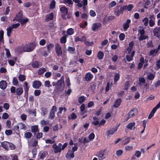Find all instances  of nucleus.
<instances>
[{
  "label": "nucleus",
  "mask_w": 160,
  "mask_h": 160,
  "mask_svg": "<svg viewBox=\"0 0 160 160\" xmlns=\"http://www.w3.org/2000/svg\"><path fill=\"white\" fill-rule=\"evenodd\" d=\"M86 99V97L83 96H82L81 97H80L78 99V102L82 104L84 102Z\"/></svg>",
  "instance_id": "72a5a7b5"
},
{
  "label": "nucleus",
  "mask_w": 160,
  "mask_h": 160,
  "mask_svg": "<svg viewBox=\"0 0 160 160\" xmlns=\"http://www.w3.org/2000/svg\"><path fill=\"white\" fill-rule=\"evenodd\" d=\"M116 3L115 1H112L109 4V8H111L116 6Z\"/></svg>",
  "instance_id": "774afa93"
},
{
  "label": "nucleus",
  "mask_w": 160,
  "mask_h": 160,
  "mask_svg": "<svg viewBox=\"0 0 160 160\" xmlns=\"http://www.w3.org/2000/svg\"><path fill=\"white\" fill-rule=\"evenodd\" d=\"M20 25V24L19 23H17L14 24H13L11 25V27L12 29L14 28H17L18 27H19Z\"/></svg>",
  "instance_id": "bf43d9fd"
},
{
  "label": "nucleus",
  "mask_w": 160,
  "mask_h": 160,
  "mask_svg": "<svg viewBox=\"0 0 160 160\" xmlns=\"http://www.w3.org/2000/svg\"><path fill=\"white\" fill-rule=\"evenodd\" d=\"M6 51V55L7 58H9L11 57V54L9 50L7 48L5 49Z\"/></svg>",
  "instance_id": "052dcab7"
},
{
  "label": "nucleus",
  "mask_w": 160,
  "mask_h": 160,
  "mask_svg": "<svg viewBox=\"0 0 160 160\" xmlns=\"http://www.w3.org/2000/svg\"><path fill=\"white\" fill-rule=\"evenodd\" d=\"M153 16L152 15L150 16L149 17L150 20H149V25L150 27H152L154 26L155 24L154 22L155 18H154V20L152 19Z\"/></svg>",
  "instance_id": "5701e85b"
},
{
  "label": "nucleus",
  "mask_w": 160,
  "mask_h": 160,
  "mask_svg": "<svg viewBox=\"0 0 160 160\" xmlns=\"http://www.w3.org/2000/svg\"><path fill=\"white\" fill-rule=\"evenodd\" d=\"M12 29L11 27L10 26H9L8 28L7 29V35L8 37H10L11 35V34L12 32Z\"/></svg>",
  "instance_id": "79ce46f5"
},
{
  "label": "nucleus",
  "mask_w": 160,
  "mask_h": 160,
  "mask_svg": "<svg viewBox=\"0 0 160 160\" xmlns=\"http://www.w3.org/2000/svg\"><path fill=\"white\" fill-rule=\"evenodd\" d=\"M106 149L101 150L99 151L98 155H97L99 160H102L106 158L105 151Z\"/></svg>",
  "instance_id": "0eeeda50"
},
{
  "label": "nucleus",
  "mask_w": 160,
  "mask_h": 160,
  "mask_svg": "<svg viewBox=\"0 0 160 160\" xmlns=\"http://www.w3.org/2000/svg\"><path fill=\"white\" fill-rule=\"evenodd\" d=\"M64 85V78L63 77H62L61 79L58 81L56 90L54 89V92L56 93H59L60 92L63 90Z\"/></svg>",
  "instance_id": "f257e3e1"
},
{
  "label": "nucleus",
  "mask_w": 160,
  "mask_h": 160,
  "mask_svg": "<svg viewBox=\"0 0 160 160\" xmlns=\"http://www.w3.org/2000/svg\"><path fill=\"white\" fill-rule=\"evenodd\" d=\"M55 48L57 56L58 57L61 56L62 54V50L60 45L58 43H56Z\"/></svg>",
  "instance_id": "20e7f679"
},
{
  "label": "nucleus",
  "mask_w": 160,
  "mask_h": 160,
  "mask_svg": "<svg viewBox=\"0 0 160 160\" xmlns=\"http://www.w3.org/2000/svg\"><path fill=\"white\" fill-rule=\"evenodd\" d=\"M120 78V74L118 73H116L114 76V84H116V82Z\"/></svg>",
  "instance_id": "a878e982"
},
{
  "label": "nucleus",
  "mask_w": 160,
  "mask_h": 160,
  "mask_svg": "<svg viewBox=\"0 0 160 160\" xmlns=\"http://www.w3.org/2000/svg\"><path fill=\"white\" fill-rule=\"evenodd\" d=\"M104 56V54L102 51H99L97 55V57L99 60H101L103 58Z\"/></svg>",
  "instance_id": "473e14b6"
},
{
  "label": "nucleus",
  "mask_w": 160,
  "mask_h": 160,
  "mask_svg": "<svg viewBox=\"0 0 160 160\" xmlns=\"http://www.w3.org/2000/svg\"><path fill=\"white\" fill-rule=\"evenodd\" d=\"M124 6H121L120 5H117L114 8L113 12L115 15L119 16L121 14H123V12L125 10Z\"/></svg>",
  "instance_id": "f03ea898"
},
{
  "label": "nucleus",
  "mask_w": 160,
  "mask_h": 160,
  "mask_svg": "<svg viewBox=\"0 0 160 160\" xmlns=\"http://www.w3.org/2000/svg\"><path fill=\"white\" fill-rule=\"evenodd\" d=\"M68 51L70 53H75V48L74 47H71L69 46L68 47Z\"/></svg>",
  "instance_id": "cd10ccee"
},
{
  "label": "nucleus",
  "mask_w": 160,
  "mask_h": 160,
  "mask_svg": "<svg viewBox=\"0 0 160 160\" xmlns=\"http://www.w3.org/2000/svg\"><path fill=\"white\" fill-rule=\"evenodd\" d=\"M93 78V75L91 73V72L87 73L85 76V78L86 80L87 81H90Z\"/></svg>",
  "instance_id": "2eb2a0df"
},
{
  "label": "nucleus",
  "mask_w": 160,
  "mask_h": 160,
  "mask_svg": "<svg viewBox=\"0 0 160 160\" xmlns=\"http://www.w3.org/2000/svg\"><path fill=\"white\" fill-rule=\"evenodd\" d=\"M135 123L134 122L129 123L127 126V128L131 130L134 129L135 128Z\"/></svg>",
  "instance_id": "4be33fe9"
},
{
  "label": "nucleus",
  "mask_w": 160,
  "mask_h": 160,
  "mask_svg": "<svg viewBox=\"0 0 160 160\" xmlns=\"http://www.w3.org/2000/svg\"><path fill=\"white\" fill-rule=\"evenodd\" d=\"M130 138L129 137L125 138L122 141L124 145H125L129 143L130 141Z\"/></svg>",
  "instance_id": "8fccbe9b"
},
{
  "label": "nucleus",
  "mask_w": 160,
  "mask_h": 160,
  "mask_svg": "<svg viewBox=\"0 0 160 160\" xmlns=\"http://www.w3.org/2000/svg\"><path fill=\"white\" fill-rule=\"evenodd\" d=\"M122 102V100L120 98L116 99L114 102L113 106L115 108L118 107L120 105Z\"/></svg>",
  "instance_id": "a211bd4d"
},
{
  "label": "nucleus",
  "mask_w": 160,
  "mask_h": 160,
  "mask_svg": "<svg viewBox=\"0 0 160 160\" xmlns=\"http://www.w3.org/2000/svg\"><path fill=\"white\" fill-rule=\"evenodd\" d=\"M67 155H68V158H73L74 157V152L71 151L69 153H67Z\"/></svg>",
  "instance_id": "a18cd8bd"
},
{
  "label": "nucleus",
  "mask_w": 160,
  "mask_h": 160,
  "mask_svg": "<svg viewBox=\"0 0 160 160\" xmlns=\"http://www.w3.org/2000/svg\"><path fill=\"white\" fill-rule=\"evenodd\" d=\"M123 6L125 7H124L125 8V10L127 9L129 11H131L134 7L133 5L132 4H129L128 6L124 5Z\"/></svg>",
  "instance_id": "c756f323"
},
{
  "label": "nucleus",
  "mask_w": 160,
  "mask_h": 160,
  "mask_svg": "<svg viewBox=\"0 0 160 160\" xmlns=\"http://www.w3.org/2000/svg\"><path fill=\"white\" fill-rule=\"evenodd\" d=\"M148 37L147 35H142L139 37L138 39L140 41H142L148 38Z\"/></svg>",
  "instance_id": "c03bdc74"
},
{
  "label": "nucleus",
  "mask_w": 160,
  "mask_h": 160,
  "mask_svg": "<svg viewBox=\"0 0 160 160\" xmlns=\"http://www.w3.org/2000/svg\"><path fill=\"white\" fill-rule=\"evenodd\" d=\"M12 83L14 86H16L18 84V82L17 78L13 77V78Z\"/></svg>",
  "instance_id": "09e8293b"
},
{
  "label": "nucleus",
  "mask_w": 160,
  "mask_h": 160,
  "mask_svg": "<svg viewBox=\"0 0 160 160\" xmlns=\"http://www.w3.org/2000/svg\"><path fill=\"white\" fill-rule=\"evenodd\" d=\"M157 110V109L155 108H153L149 115L148 117V119H151L152 117V116L154 115V113L156 112Z\"/></svg>",
  "instance_id": "c85d7f7f"
},
{
  "label": "nucleus",
  "mask_w": 160,
  "mask_h": 160,
  "mask_svg": "<svg viewBox=\"0 0 160 160\" xmlns=\"http://www.w3.org/2000/svg\"><path fill=\"white\" fill-rule=\"evenodd\" d=\"M7 86V83L4 80H2L0 82V88L2 89L5 90Z\"/></svg>",
  "instance_id": "4468645a"
},
{
  "label": "nucleus",
  "mask_w": 160,
  "mask_h": 160,
  "mask_svg": "<svg viewBox=\"0 0 160 160\" xmlns=\"http://www.w3.org/2000/svg\"><path fill=\"white\" fill-rule=\"evenodd\" d=\"M40 110L42 112V115L43 116H45L48 112V109L46 108L42 107L41 108Z\"/></svg>",
  "instance_id": "bb28decb"
},
{
  "label": "nucleus",
  "mask_w": 160,
  "mask_h": 160,
  "mask_svg": "<svg viewBox=\"0 0 160 160\" xmlns=\"http://www.w3.org/2000/svg\"><path fill=\"white\" fill-rule=\"evenodd\" d=\"M32 66L34 68H38L39 66V63L38 61H34L32 63Z\"/></svg>",
  "instance_id": "de8ad7c7"
},
{
  "label": "nucleus",
  "mask_w": 160,
  "mask_h": 160,
  "mask_svg": "<svg viewBox=\"0 0 160 160\" xmlns=\"http://www.w3.org/2000/svg\"><path fill=\"white\" fill-rule=\"evenodd\" d=\"M42 85L41 82L39 81L35 80L32 82V87L34 88L38 89Z\"/></svg>",
  "instance_id": "9b49d317"
},
{
  "label": "nucleus",
  "mask_w": 160,
  "mask_h": 160,
  "mask_svg": "<svg viewBox=\"0 0 160 160\" xmlns=\"http://www.w3.org/2000/svg\"><path fill=\"white\" fill-rule=\"evenodd\" d=\"M38 132L37 133L36 135V138H37V139H40V138H41L42 137V136L43 135L42 133L41 132Z\"/></svg>",
  "instance_id": "6e6d98bb"
},
{
  "label": "nucleus",
  "mask_w": 160,
  "mask_h": 160,
  "mask_svg": "<svg viewBox=\"0 0 160 160\" xmlns=\"http://www.w3.org/2000/svg\"><path fill=\"white\" fill-rule=\"evenodd\" d=\"M117 130V128H112L110 129L109 130H108L106 132V134L107 136L109 137L110 135H112Z\"/></svg>",
  "instance_id": "f3484780"
},
{
  "label": "nucleus",
  "mask_w": 160,
  "mask_h": 160,
  "mask_svg": "<svg viewBox=\"0 0 160 160\" xmlns=\"http://www.w3.org/2000/svg\"><path fill=\"white\" fill-rule=\"evenodd\" d=\"M8 144L10 149L14 150L15 149V146L13 143L8 142Z\"/></svg>",
  "instance_id": "864d4df0"
},
{
  "label": "nucleus",
  "mask_w": 160,
  "mask_h": 160,
  "mask_svg": "<svg viewBox=\"0 0 160 160\" xmlns=\"http://www.w3.org/2000/svg\"><path fill=\"white\" fill-rule=\"evenodd\" d=\"M9 117V115L6 112L2 114V118L3 119H6Z\"/></svg>",
  "instance_id": "4d7b16f0"
},
{
  "label": "nucleus",
  "mask_w": 160,
  "mask_h": 160,
  "mask_svg": "<svg viewBox=\"0 0 160 160\" xmlns=\"http://www.w3.org/2000/svg\"><path fill=\"white\" fill-rule=\"evenodd\" d=\"M56 2L54 0H53L50 2L49 5L50 8L51 9H53L55 7Z\"/></svg>",
  "instance_id": "c9c22d12"
},
{
  "label": "nucleus",
  "mask_w": 160,
  "mask_h": 160,
  "mask_svg": "<svg viewBox=\"0 0 160 160\" xmlns=\"http://www.w3.org/2000/svg\"><path fill=\"white\" fill-rule=\"evenodd\" d=\"M74 33V29L72 28H69L67 30V34L66 35L68 36V35H71Z\"/></svg>",
  "instance_id": "b1692460"
},
{
  "label": "nucleus",
  "mask_w": 160,
  "mask_h": 160,
  "mask_svg": "<svg viewBox=\"0 0 160 160\" xmlns=\"http://www.w3.org/2000/svg\"><path fill=\"white\" fill-rule=\"evenodd\" d=\"M4 32L3 30L0 31V43L4 42L3 39Z\"/></svg>",
  "instance_id": "f704fd0d"
},
{
  "label": "nucleus",
  "mask_w": 160,
  "mask_h": 160,
  "mask_svg": "<svg viewBox=\"0 0 160 160\" xmlns=\"http://www.w3.org/2000/svg\"><path fill=\"white\" fill-rule=\"evenodd\" d=\"M29 21V19L27 18L25 19H21L20 20V22L21 24L22 25H23L24 24L26 23L28 21Z\"/></svg>",
  "instance_id": "37998d69"
},
{
  "label": "nucleus",
  "mask_w": 160,
  "mask_h": 160,
  "mask_svg": "<svg viewBox=\"0 0 160 160\" xmlns=\"http://www.w3.org/2000/svg\"><path fill=\"white\" fill-rule=\"evenodd\" d=\"M144 25L145 26H147L148 25V19L147 18H145L143 20Z\"/></svg>",
  "instance_id": "603ef678"
},
{
  "label": "nucleus",
  "mask_w": 160,
  "mask_h": 160,
  "mask_svg": "<svg viewBox=\"0 0 160 160\" xmlns=\"http://www.w3.org/2000/svg\"><path fill=\"white\" fill-rule=\"evenodd\" d=\"M41 93V90H36L34 91V94L36 96H39Z\"/></svg>",
  "instance_id": "e2e57ef3"
},
{
  "label": "nucleus",
  "mask_w": 160,
  "mask_h": 160,
  "mask_svg": "<svg viewBox=\"0 0 160 160\" xmlns=\"http://www.w3.org/2000/svg\"><path fill=\"white\" fill-rule=\"evenodd\" d=\"M53 14L52 12L49 14L46 18V20L49 21L50 20H52L53 18Z\"/></svg>",
  "instance_id": "2f4dec72"
},
{
  "label": "nucleus",
  "mask_w": 160,
  "mask_h": 160,
  "mask_svg": "<svg viewBox=\"0 0 160 160\" xmlns=\"http://www.w3.org/2000/svg\"><path fill=\"white\" fill-rule=\"evenodd\" d=\"M102 27V24L98 22L94 23L92 24L91 29L93 32L96 31L98 29L101 28Z\"/></svg>",
  "instance_id": "6e6552de"
},
{
  "label": "nucleus",
  "mask_w": 160,
  "mask_h": 160,
  "mask_svg": "<svg viewBox=\"0 0 160 160\" xmlns=\"http://www.w3.org/2000/svg\"><path fill=\"white\" fill-rule=\"evenodd\" d=\"M131 20L129 19H128L123 24L122 27L124 31H127L129 28V24Z\"/></svg>",
  "instance_id": "f8f14e48"
},
{
  "label": "nucleus",
  "mask_w": 160,
  "mask_h": 160,
  "mask_svg": "<svg viewBox=\"0 0 160 160\" xmlns=\"http://www.w3.org/2000/svg\"><path fill=\"white\" fill-rule=\"evenodd\" d=\"M52 148L54 150V152L55 153H57L58 152H61V148L59 147L58 146L56 145V143L54 144L53 145Z\"/></svg>",
  "instance_id": "dca6fc26"
},
{
  "label": "nucleus",
  "mask_w": 160,
  "mask_h": 160,
  "mask_svg": "<svg viewBox=\"0 0 160 160\" xmlns=\"http://www.w3.org/2000/svg\"><path fill=\"white\" fill-rule=\"evenodd\" d=\"M47 52L49 53H50L51 52L52 50L54 48V45L52 43H49L48 44H47Z\"/></svg>",
  "instance_id": "6ab92c4d"
},
{
  "label": "nucleus",
  "mask_w": 160,
  "mask_h": 160,
  "mask_svg": "<svg viewBox=\"0 0 160 160\" xmlns=\"http://www.w3.org/2000/svg\"><path fill=\"white\" fill-rule=\"evenodd\" d=\"M119 39L120 41H122L124 40L125 38V35L123 33H121L119 36Z\"/></svg>",
  "instance_id": "0e129e2a"
},
{
  "label": "nucleus",
  "mask_w": 160,
  "mask_h": 160,
  "mask_svg": "<svg viewBox=\"0 0 160 160\" xmlns=\"http://www.w3.org/2000/svg\"><path fill=\"white\" fill-rule=\"evenodd\" d=\"M63 2L66 4H68V5H72L73 4V2L72 0H63Z\"/></svg>",
  "instance_id": "49530a36"
},
{
  "label": "nucleus",
  "mask_w": 160,
  "mask_h": 160,
  "mask_svg": "<svg viewBox=\"0 0 160 160\" xmlns=\"http://www.w3.org/2000/svg\"><path fill=\"white\" fill-rule=\"evenodd\" d=\"M158 52V49H154L151 50L149 53V55L150 56L153 55V54L155 53V54H157Z\"/></svg>",
  "instance_id": "a19ab883"
},
{
  "label": "nucleus",
  "mask_w": 160,
  "mask_h": 160,
  "mask_svg": "<svg viewBox=\"0 0 160 160\" xmlns=\"http://www.w3.org/2000/svg\"><path fill=\"white\" fill-rule=\"evenodd\" d=\"M67 37L66 35L62 37L60 39L61 43H65L67 41Z\"/></svg>",
  "instance_id": "e433bc0d"
},
{
  "label": "nucleus",
  "mask_w": 160,
  "mask_h": 160,
  "mask_svg": "<svg viewBox=\"0 0 160 160\" xmlns=\"http://www.w3.org/2000/svg\"><path fill=\"white\" fill-rule=\"evenodd\" d=\"M108 19L106 16L102 20V23L104 25L107 24L108 23Z\"/></svg>",
  "instance_id": "338daca9"
},
{
  "label": "nucleus",
  "mask_w": 160,
  "mask_h": 160,
  "mask_svg": "<svg viewBox=\"0 0 160 160\" xmlns=\"http://www.w3.org/2000/svg\"><path fill=\"white\" fill-rule=\"evenodd\" d=\"M46 71V68H42L39 69L38 72V75H41L44 72Z\"/></svg>",
  "instance_id": "4c0bfd02"
},
{
  "label": "nucleus",
  "mask_w": 160,
  "mask_h": 160,
  "mask_svg": "<svg viewBox=\"0 0 160 160\" xmlns=\"http://www.w3.org/2000/svg\"><path fill=\"white\" fill-rule=\"evenodd\" d=\"M44 86H45L48 88H49L52 86V85H50V82L49 80H47L44 83Z\"/></svg>",
  "instance_id": "69168bd1"
},
{
  "label": "nucleus",
  "mask_w": 160,
  "mask_h": 160,
  "mask_svg": "<svg viewBox=\"0 0 160 160\" xmlns=\"http://www.w3.org/2000/svg\"><path fill=\"white\" fill-rule=\"evenodd\" d=\"M28 112L29 114H34V116H36V109H34L32 111L31 109H29L28 110Z\"/></svg>",
  "instance_id": "5fc2aeb1"
},
{
  "label": "nucleus",
  "mask_w": 160,
  "mask_h": 160,
  "mask_svg": "<svg viewBox=\"0 0 160 160\" xmlns=\"http://www.w3.org/2000/svg\"><path fill=\"white\" fill-rule=\"evenodd\" d=\"M18 79L19 81L21 82H23L26 79V78L24 75L20 74L18 77Z\"/></svg>",
  "instance_id": "58836bf2"
},
{
  "label": "nucleus",
  "mask_w": 160,
  "mask_h": 160,
  "mask_svg": "<svg viewBox=\"0 0 160 160\" xmlns=\"http://www.w3.org/2000/svg\"><path fill=\"white\" fill-rule=\"evenodd\" d=\"M31 132L34 133L35 135L36 132H39L38 127L37 125L32 126L31 127Z\"/></svg>",
  "instance_id": "aec40b11"
},
{
  "label": "nucleus",
  "mask_w": 160,
  "mask_h": 160,
  "mask_svg": "<svg viewBox=\"0 0 160 160\" xmlns=\"http://www.w3.org/2000/svg\"><path fill=\"white\" fill-rule=\"evenodd\" d=\"M22 12L20 11L16 15V17L14 18V20L18 22H20L21 19L22 18Z\"/></svg>",
  "instance_id": "ddd939ff"
},
{
  "label": "nucleus",
  "mask_w": 160,
  "mask_h": 160,
  "mask_svg": "<svg viewBox=\"0 0 160 160\" xmlns=\"http://www.w3.org/2000/svg\"><path fill=\"white\" fill-rule=\"evenodd\" d=\"M155 78V75L152 73L149 74L147 76L148 79L149 80H152Z\"/></svg>",
  "instance_id": "3c124183"
},
{
  "label": "nucleus",
  "mask_w": 160,
  "mask_h": 160,
  "mask_svg": "<svg viewBox=\"0 0 160 160\" xmlns=\"http://www.w3.org/2000/svg\"><path fill=\"white\" fill-rule=\"evenodd\" d=\"M138 110L137 108H134L130 110L128 113V116L126 118L127 120H128L130 118L134 115L135 114H137Z\"/></svg>",
  "instance_id": "39448f33"
},
{
  "label": "nucleus",
  "mask_w": 160,
  "mask_h": 160,
  "mask_svg": "<svg viewBox=\"0 0 160 160\" xmlns=\"http://www.w3.org/2000/svg\"><path fill=\"white\" fill-rule=\"evenodd\" d=\"M153 32L155 36L159 38H160V27L155 28L153 31Z\"/></svg>",
  "instance_id": "9d476101"
},
{
  "label": "nucleus",
  "mask_w": 160,
  "mask_h": 160,
  "mask_svg": "<svg viewBox=\"0 0 160 160\" xmlns=\"http://www.w3.org/2000/svg\"><path fill=\"white\" fill-rule=\"evenodd\" d=\"M24 135L25 137L26 138H30L31 137L32 134V133L30 132H26L25 133Z\"/></svg>",
  "instance_id": "ea45409f"
},
{
  "label": "nucleus",
  "mask_w": 160,
  "mask_h": 160,
  "mask_svg": "<svg viewBox=\"0 0 160 160\" xmlns=\"http://www.w3.org/2000/svg\"><path fill=\"white\" fill-rule=\"evenodd\" d=\"M46 152H43L40 154V158L41 159L43 160L46 157Z\"/></svg>",
  "instance_id": "680f3d73"
},
{
  "label": "nucleus",
  "mask_w": 160,
  "mask_h": 160,
  "mask_svg": "<svg viewBox=\"0 0 160 160\" xmlns=\"http://www.w3.org/2000/svg\"><path fill=\"white\" fill-rule=\"evenodd\" d=\"M24 88L25 93H28L29 90V87L28 86V82H24Z\"/></svg>",
  "instance_id": "7c9ffc66"
},
{
  "label": "nucleus",
  "mask_w": 160,
  "mask_h": 160,
  "mask_svg": "<svg viewBox=\"0 0 160 160\" xmlns=\"http://www.w3.org/2000/svg\"><path fill=\"white\" fill-rule=\"evenodd\" d=\"M125 149L126 151H130L133 149V148L132 146H126L125 147Z\"/></svg>",
  "instance_id": "13d9d810"
},
{
  "label": "nucleus",
  "mask_w": 160,
  "mask_h": 160,
  "mask_svg": "<svg viewBox=\"0 0 160 160\" xmlns=\"http://www.w3.org/2000/svg\"><path fill=\"white\" fill-rule=\"evenodd\" d=\"M57 111V108L55 106L52 107L49 113V118L51 120H53L55 117V112Z\"/></svg>",
  "instance_id": "423d86ee"
},
{
  "label": "nucleus",
  "mask_w": 160,
  "mask_h": 160,
  "mask_svg": "<svg viewBox=\"0 0 160 160\" xmlns=\"http://www.w3.org/2000/svg\"><path fill=\"white\" fill-rule=\"evenodd\" d=\"M23 90L22 88H18L16 89V94L18 96L21 95L23 92Z\"/></svg>",
  "instance_id": "393cba45"
},
{
  "label": "nucleus",
  "mask_w": 160,
  "mask_h": 160,
  "mask_svg": "<svg viewBox=\"0 0 160 160\" xmlns=\"http://www.w3.org/2000/svg\"><path fill=\"white\" fill-rule=\"evenodd\" d=\"M36 47L34 43L31 42L26 45L23 48L22 50L25 52H30L33 51Z\"/></svg>",
  "instance_id": "7ed1b4c3"
},
{
  "label": "nucleus",
  "mask_w": 160,
  "mask_h": 160,
  "mask_svg": "<svg viewBox=\"0 0 160 160\" xmlns=\"http://www.w3.org/2000/svg\"><path fill=\"white\" fill-rule=\"evenodd\" d=\"M60 10L62 13V17L64 18V17H65L68 14V10L65 7L63 6L60 8Z\"/></svg>",
  "instance_id": "1a4fd4ad"
},
{
  "label": "nucleus",
  "mask_w": 160,
  "mask_h": 160,
  "mask_svg": "<svg viewBox=\"0 0 160 160\" xmlns=\"http://www.w3.org/2000/svg\"><path fill=\"white\" fill-rule=\"evenodd\" d=\"M8 143V142H3L1 143V145L4 149L8 150L9 149Z\"/></svg>",
  "instance_id": "412c9836"
}]
</instances>
